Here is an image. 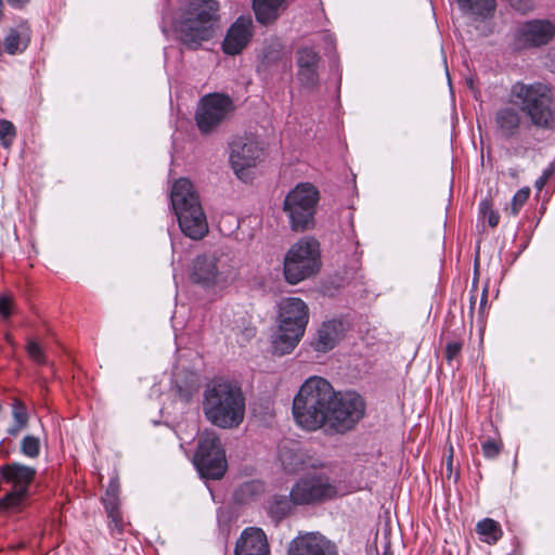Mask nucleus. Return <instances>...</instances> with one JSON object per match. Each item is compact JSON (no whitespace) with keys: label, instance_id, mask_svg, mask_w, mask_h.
Instances as JSON below:
<instances>
[{"label":"nucleus","instance_id":"obj_1","mask_svg":"<svg viewBox=\"0 0 555 555\" xmlns=\"http://www.w3.org/2000/svg\"><path fill=\"white\" fill-rule=\"evenodd\" d=\"M293 413L305 429L344 434L364 416L365 403L357 392H336L325 378L311 376L294 398Z\"/></svg>","mask_w":555,"mask_h":555},{"label":"nucleus","instance_id":"obj_2","mask_svg":"<svg viewBox=\"0 0 555 555\" xmlns=\"http://www.w3.org/2000/svg\"><path fill=\"white\" fill-rule=\"evenodd\" d=\"M203 411L217 427H237L245 415V398L241 388L221 378L211 380L204 391Z\"/></svg>","mask_w":555,"mask_h":555},{"label":"nucleus","instance_id":"obj_3","mask_svg":"<svg viewBox=\"0 0 555 555\" xmlns=\"http://www.w3.org/2000/svg\"><path fill=\"white\" fill-rule=\"evenodd\" d=\"M216 0H184L173 27L178 39L188 49L196 50L214 37L218 24Z\"/></svg>","mask_w":555,"mask_h":555},{"label":"nucleus","instance_id":"obj_4","mask_svg":"<svg viewBox=\"0 0 555 555\" xmlns=\"http://www.w3.org/2000/svg\"><path fill=\"white\" fill-rule=\"evenodd\" d=\"M170 203L185 236L201 240L208 232L206 216L190 180L181 178L173 183Z\"/></svg>","mask_w":555,"mask_h":555},{"label":"nucleus","instance_id":"obj_5","mask_svg":"<svg viewBox=\"0 0 555 555\" xmlns=\"http://www.w3.org/2000/svg\"><path fill=\"white\" fill-rule=\"evenodd\" d=\"M309 309L300 298H284L279 304V327L272 339L274 353H289L305 334Z\"/></svg>","mask_w":555,"mask_h":555},{"label":"nucleus","instance_id":"obj_6","mask_svg":"<svg viewBox=\"0 0 555 555\" xmlns=\"http://www.w3.org/2000/svg\"><path fill=\"white\" fill-rule=\"evenodd\" d=\"M512 95L519 101L520 111L533 127L547 131L555 129V103L546 85L518 82L513 86Z\"/></svg>","mask_w":555,"mask_h":555},{"label":"nucleus","instance_id":"obj_7","mask_svg":"<svg viewBox=\"0 0 555 555\" xmlns=\"http://www.w3.org/2000/svg\"><path fill=\"white\" fill-rule=\"evenodd\" d=\"M320 268V245L313 237L300 238L284 257V276L293 285L313 276Z\"/></svg>","mask_w":555,"mask_h":555},{"label":"nucleus","instance_id":"obj_8","mask_svg":"<svg viewBox=\"0 0 555 555\" xmlns=\"http://www.w3.org/2000/svg\"><path fill=\"white\" fill-rule=\"evenodd\" d=\"M319 191L311 183H299L285 196L283 211L295 232H304L314 225Z\"/></svg>","mask_w":555,"mask_h":555},{"label":"nucleus","instance_id":"obj_9","mask_svg":"<svg viewBox=\"0 0 555 555\" xmlns=\"http://www.w3.org/2000/svg\"><path fill=\"white\" fill-rule=\"evenodd\" d=\"M234 275L233 267L222 254L205 253L193 260L191 279L206 289H223Z\"/></svg>","mask_w":555,"mask_h":555},{"label":"nucleus","instance_id":"obj_10","mask_svg":"<svg viewBox=\"0 0 555 555\" xmlns=\"http://www.w3.org/2000/svg\"><path fill=\"white\" fill-rule=\"evenodd\" d=\"M194 465L202 478L220 479L227 470L225 451L215 431L201 434Z\"/></svg>","mask_w":555,"mask_h":555},{"label":"nucleus","instance_id":"obj_11","mask_svg":"<svg viewBox=\"0 0 555 555\" xmlns=\"http://www.w3.org/2000/svg\"><path fill=\"white\" fill-rule=\"evenodd\" d=\"M555 39V22L548 18H530L519 22L512 31L515 50L537 49Z\"/></svg>","mask_w":555,"mask_h":555},{"label":"nucleus","instance_id":"obj_12","mask_svg":"<svg viewBox=\"0 0 555 555\" xmlns=\"http://www.w3.org/2000/svg\"><path fill=\"white\" fill-rule=\"evenodd\" d=\"M2 479L12 485L13 490L0 500L1 509L18 508L24 499L29 494V486L35 479L36 469L14 462L0 468Z\"/></svg>","mask_w":555,"mask_h":555},{"label":"nucleus","instance_id":"obj_13","mask_svg":"<svg viewBox=\"0 0 555 555\" xmlns=\"http://www.w3.org/2000/svg\"><path fill=\"white\" fill-rule=\"evenodd\" d=\"M336 494V487L325 475H309L299 479L291 490V496L296 505L311 504L322 500L332 499Z\"/></svg>","mask_w":555,"mask_h":555},{"label":"nucleus","instance_id":"obj_14","mask_svg":"<svg viewBox=\"0 0 555 555\" xmlns=\"http://www.w3.org/2000/svg\"><path fill=\"white\" fill-rule=\"evenodd\" d=\"M232 111V101L222 94H209L202 99L196 111L195 119L198 129L208 133L217 128Z\"/></svg>","mask_w":555,"mask_h":555},{"label":"nucleus","instance_id":"obj_15","mask_svg":"<svg viewBox=\"0 0 555 555\" xmlns=\"http://www.w3.org/2000/svg\"><path fill=\"white\" fill-rule=\"evenodd\" d=\"M263 157V147L256 137H238L231 143L230 162L235 173L255 167Z\"/></svg>","mask_w":555,"mask_h":555},{"label":"nucleus","instance_id":"obj_16","mask_svg":"<svg viewBox=\"0 0 555 555\" xmlns=\"http://www.w3.org/2000/svg\"><path fill=\"white\" fill-rule=\"evenodd\" d=\"M287 555H337V550L325 537L311 532L293 539Z\"/></svg>","mask_w":555,"mask_h":555},{"label":"nucleus","instance_id":"obj_17","mask_svg":"<svg viewBox=\"0 0 555 555\" xmlns=\"http://www.w3.org/2000/svg\"><path fill=\"white\" fill-rule=\"evenodd\" d=\"M319 53L310 47H300L297 51V79L299 83L309 90L314 89L319 83L318 66Z\"/></svg>","mask_w":555,"mask_h":555},{"label":"nucleus","instance_id":"obj_18","mask_svg":"<svg viewBox=\"0 0 555 555\" xmlns=\"http://www.w3.org/2000/svg\"><path fill=\"white\" fill-rule=\"evenodd\" d=\"M253 21L250 17H238L229 28L222 43L225 54L235 55L248 44L251 38Z\"/></svg>","mask_w":555,"mask_h":555},{"label":"nucleus","instance_id":"obj_19","mask_svg":"<svg viewBox=\"0 0 555 555\" xmlns=\"http://www.w3.org/2000/svg\"><path fill=\"white\" fill-rule=\"evenodd\" d=\"M235 555H270L264 532L259 528L245 529L236 542Z\"/></svg>","mask_w":555,"mask_h":555},{"label":"nucleus","instance_id":"obj_20","mask_svg":"<svg viewBox=\"0 0 555 555\" xmlns=\"http://www.w3.org/2000/svg\"><path fill=\"white\" fill-rule=\"evenodd\" d=\"M344 331V323L340 320L333 319L323 322L318 330L317 337L313 340L312 346L319 352L332 350L343 338Z\"/></svg>","mask_w":555,"mask_h":555},{"label":"nucleus","instance_id":"obj_21","mask_svg":"<svg viewBox=\"0 0 555 555\" xmlns=\"http://www.w3.org/2000/svg\"><path fill=\"white\" fill-rule=\"evenodd\" d=\"M462 13L477 23L490 21L496 10V0H457Z\"/></svg>","mask_w":555,"mask_h":555},{"label":"nucleus","instance_id":"obj_22","mask_svg":"<svg viewBox=\"0 0 555 555\" xmlns=\"http://www.w3.org/2000/svg\"><path fill=\"white\" fill-rule=\"evenodd\" d=\"M289 0H253L256 20L262 25L274 23L288 8Z\"/></svg>","mask_w":555,"mask_h":555},{"label":"nucleus","instance_id":"obj_23","mask_svg":"<svg viewBox=\"0 0 555 555\" xmlns=\"http://www.w3.org/2000/svg\"><path fill=\"white\" fill-rule=\"evenodd\" d=\"M521 116L519 111L512 106L501 107L495 114V125L501 137L511 139L520 128Z\"/></svg>","mask_w":555,"mask_h":555},{"label":"nucleus","instance_id":"obj_24","mask_svg":"<svg viewBox=\"0 0 555 555\" xmlns=\"http://www.w3.org/2000/svg\"><path fill=\"white\" fill-rule=\"evenodd\" d=\"M29 40L28 27L22 24L20 29L10 28L4 38V49L11 55L22 53L28 47Z\"/></svg>","mask_w":555,"mask_h":555},{"label":"nucleus","instance_id":"obj_25","mask_svg":"<svg viewBox=\"0 0 555 555\" xmlns=\"http://www.w3.org/2000/svg\"><path fill=\"white\" fill-rule=\"evenodd\" d=\"M294 505L291 495H274L269 503L268 512L272 519L280 521L292 512Z\"/></svg>","mask_w":555,"mask_h":555},{"label":"nucleus","instance_id":"obj_26","mask_svg":"<svg viewBox=\"0 0 555 555\" xmlns=\"http://www.w3.org/2000/svg\"><path fill=\"white\" fill-rule=\"evenodd\" d=\"M118 494H119V483L116 479H113L109 482V485L105 491V495L102 499L105 509L108 514V517H111L113 519V521H117L119 518Z\"/></svg>","mask_w":555,"mask_h":555},{"label":"nucleus","instance_id":"obj_27","mask_svg":"<svg viewBox=\"0 0 555 555\" xmlns=\"http://www.w3.org/2000/svg\"><path fill=\"white\" fill-rule=\"evenodd\" d=\"M476 531L487 543H495L502 535L500 525L490 518L479 521L476 526Z\"/></svg>","mask_w":555,"mask_h":555},{"label":"nucleus","instance_id":"obj_28","mask_svg":"<svg viewBox=\"0 0 555 555\" xmlns=\"http://www.w3.org/2000/svg\"><path fill=\"white\" fill-rule=\"evenodd\" d=\"M20 450L25 456L36 459L40 453L39 438L31 435L25 436L21 441Z\"/></svg>","mask_w":555,"mask_h":555},{"label":"nucleus","instance_id":"obj_29","mask_svg":"<svg viewBox=\"0 0 555 555\" xmlns=\"http://www.w3.org/2000/svg\"><path fill=\"white\" fill-rule=\"evenodd\" d=\"M280 461L284 469L288 473L296 472L302 464L301 456L288 450L280 451Z\"/></svg>","mask_w":555,"mask_h":555},{"label":"nucleus","instance_id":"obj_30","mask_svg":"<svg viewBox=\"0 0 555 555\" xmlns=\"http://www.w3.org/2000/svg\"><path fill=\"white\" fill-rule=\"evenodd\" d=\"M530 195V190L528 188L518 190L509 204L505 209L509 211L512 216H517L520 211L521 207L527 203Z\"/></svg>","mask_w":555,"mask_h":555},{"label":"nucleus","instance_id":"obj_31","mask_svg":"<svg viewBox=\"0 0 555 555\" xmlns=\"http://www.w3.org/2000/svg\"><path fill=\"white\" fill-rule=\"evenodd\" d=\"M16 137V130L14 125L7 120H0V141L4 149H9L12 145L14 138Z\"/></svg>","mask_w":555,"mask_h":555},{"label":"nucleus","instance_id":"obj_32","mask_svg":"<svg viewBox=\"0 0 555 555\" xmlns=\"http://www.w3.org/2000/svg\"><path fill=\"white\" fill-rule=\"evenodd\" d=\"M479 212L482 215L485 219H487L488 224L492 228L496 227L500 221V216L496 211L492 209V205L489 199H483L479 204Z\"/></svg>","mask_w":555,"mask_h":555},{"label":"nucleus","instance_id":"obj_33","mask_svg":"<svg viewBox=\"0 0 555 555\" xmlns=\"http://www.w3.org/2000/svg\"><path fill=\"white\" fill-rule=\"evenodd\" d=\"M28 357L37 364H46L47 358L41 346L34 339H29L26 345Z\"/></svg>","mask_w":555,"mask_h":555},{"label":"nucleus","instance_id":"obj_34","mask_svg":"<svg viewBox=\"0 0 555 555\" xmlns=\"http://www.w3.org/2000/svg\"><path fill=\"white\" fill-rule=\"evenodd\" d=\"M12 416L14 422L24 425H27L28 423V413L26 406L22 401L17 399H15L12 404Z\"/></svg>","mask_w":555,"mask_h":555},{"label":"nucleus","instance_id":"obj_35","mask_svg":"<svg viewBox=\"0 0 555 555\" xmlns=\"http://www.w3.org/2000/svg\"><path fill=\"white\" fill-rule=\"evenodd\" d=\"M483 455L487 459H494L499 455L501 451V444L495 440H487L481 444Z\"/></svg>","mask_w":555,"mask_h":555},{"label":"nucleus","instance_id":"obj_36","mask_svg":"<svg viewBox=\"0 0 555 555\" xmlns=\"http://www.w3.org/2000/svg\"><path fill=\"white\" fill-rule=\"evenodd\" d=\"M463 344L461 341H450L446 346V359L451 364L460 354Z\"/></svg>","mask_w":555,"mask_h":555},{"label":"nucleus","instance_id":"obj_37","mask_svg":"<svg viewBox=\"0 0 555 555\" xmlns=\"http://www.w3.org/2000/svg\"><path fill=\"white\" fill-rule=\"evenodd\" d=\"M555 176V159L543 171L542 176L535 181V188L542 190L545 182Z\"/></svg>","mask_w":555,"mask_h":555},{"label":"nucleus","instance_id":"obj_38","mask_svg":"<svg viewBox=\"0 0 555 555\" xmlns=\"http://www.w3.org/2000/svg\"><path fill=\"white\" fill-rule=\"evenodd\" d=\"M512 7L520 13H527L534 8L533 0H511Z\"/></svg>","mask_w":555,"mask_h":555},{"label":"nucleus","instance_id":"obj_39","mask_svg":"<svg viewBox=\"0 0 555 555\" xmlns=\"http://www.w3.org/2000/svg\"><path fill=\"white\" fill-rule=\"evenodd\" d=\"M0 314L3 318H9L11 314V299L8 297H0Z\"/></svg>","mask_w":555,"mask_h":555},{"label":"nucleus","instance_id":"obj_40","mask_svg":"<svg viewBox=\"0 0 555 555\" xmlns=\"http://www.w3.org/2000/svg\"><path fill=\"white\" fill-rule=\"evenodd\" d=\"M27 425H24V424H20L17 422H14L13 425H11L9 428H8V434L10 436H17L22 429H24Z\"/></svg>","mask_w":555,"mask_h":555},{"label":"nucleus","instance_id":"obj_41","mask_svg":"<svg viewBox=\"0 0 555 555\" xmlns=\"http://www.w3.org/2000/svg\"><path fill=\"white\" fill-rule=\"evenodd\" d=\"M279 55H280V50H274V51L267 50L263 53V57L268 63L274 62L275 60H278Z\"/></svg>","mask_w":555,"mask_h":555},{"label":"nucleus","instance_id":"obj_42","mask_svg":"<svg viewBox=\"0 0 555 555\" xmlns=\"http://www.w3.org/2000/svg\"><path fill=\"white\" fill-rule=\"evenodd\" d=\"M7 2L15 9H21L26 5L29 0H7Z\"/></svg>","mask_w":555,"mask_h":555},{"label":"nucleus","instance_id":"obj_43","mask_svg":"<svg viewBox=\"0 0 555 555\" xmlns=\"http://www.w3.org/2000/svg\"><path fill=\"white\" fill-rule=\"evenodd\" d=\"M452 453H453V448L451 447V448H450V455H449V457H448V460H447V467H448V470H449V472H451V470H452V461H453V460H452V459H453Z\"/></svg>","mask_w":555,"mask_h":555},{"label":"nucleus","instance_id":"obj_44","mask_svg":"<svg viewBox=\"0 0 555 555\" xmlns=\"http://www.w3.org/2000/svg\"><path fill=\"white\" fill-rule=\"evenodd\" d=\"M487 302V293L486 291H483V294H482V297H481V300H480V307L482 308Z\"/></svg>","mask_w":555,"mask_h":555},{"label":"nucleus","instance_id":"obj_45","mask_svg":"<svg viewBox=\"0 0 555 555\" xmlns=\"http://www.w3.org/2000/svg\"><path fill=\"white\" fill-rule=\"evenodd\" d=\"M323 37H324V39L328 40L331 44L333 43V39L330 34H324Z\"/></svg>","mask_w":555,"mask_h":555},{"label":"nucleus","instance_id":"obj_46","mask_svg":"<svg viewBox=\"0 0 555 555\" xmlns=\"http://www.w3.org/2000/svg\"><path fill=\"white\" fill-rule=\"evenodd\" d=\"M491 33V29L490 27H488L487 25L485 26V30H483V35L487 36Z\"/></svg>","mask_w":555,"mask_h":555},{"label":"nucleus","instance_id":"obj_47","mask_svg":"<svg viewBox=\"0 0 555 555\" xmlns=\"http://www.w3.org/2000/svg\"><path fill=\"white\" fill-rule=\"evenodd\" d=\"M162 31L166 35L167 34V29L165 26H162Z\"/></svg>","mask_w":555,"mask_h":555},{"label":"nucleus","instance_id":"obj_48","mask_svg":"<svg viewBox=\"0 0 555 555\" xmlns=\"http://www.w3.org/2000/svg\"><path fill=\"white\" fill-rule=\"evenodd\" d=\"M7 341L10 343V344L12 343L11 341V337L9 335H7Z\"/></svg>","mask_w":555,"mask_h":555}]
</instances>
